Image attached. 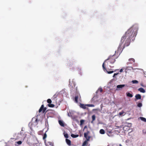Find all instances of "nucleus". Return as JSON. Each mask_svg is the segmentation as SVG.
I'll return each mask as SVG.
<instances>
[{
    "mask_svg": "<svg viewBox=\"0 0 146 146\" xmlns=\"http://www.w3.org/2000/svg\"><path fill=\"white\" fill-rule=\"evenodd\" d=\"M118 74V73H117V74H116V73H114L113 74V77H115V76L116 75H117V74Z\"/></svg>",
    "mask_w": 146,
    "mask_h": 146,
    "instance_id": "2f4dec72",
    "label": "nucleus"
},
{
    "mask_svg": "<svg viewBox=\"0 0 146 146\" xmlns=\"http://www.w3.org/2000/svg\"><path fill=\"white\" fill-rule=\"evenodd\" d=\"M130 38H129V37L126 38V37H122L121 41L122 42H125V46H128L129 45L130 43Z\"/></svg>",
    "mask_w": 146,
    "mask_h": 146,
    "instance_id": "7ed1b4c3",
    "label": "nucleus"
},
{
    "mask_svg": "<svg viewBox=\"0 0 146 146\" xmlns=\"http://www.w3.org/2000/svg\"><path fill=\"white\" fill-rule=\"evenodd\" d=\"M17 143L19 145H21L22 144V142L21 141H19L17 142Z\"/></svg>",
    "mask_w": 146,
    "mask_h": 146,
    "instance_id": "cd10ccee",
    "label": "nucleus"
},
{
    "mask_svg": "<svg viewBox=\"0 0 146 146\" xmlns=\"http://www.w3.org/2000/svg\"><path fill=\"white\" fill-rule=\"evenodd\" d=\"M133 84H137L138 83V81L136 80H133L132 81Z\"/></svg>",
    "mask_w": 146,
    "mask_h": 146,
    "instance_id": "5701e85b",
    "label": "nucleus"
},
{
    "mask_svg": "<svg viewBox=\"0 0 146 146\" xmlns=\"http://www.w3.org/2000/svg\"><path fill=\"white\" fill-rule=\"evenodd\" d=\"M66 142L67 144L69 145H70L71 144V142L70 140L67 139H66Z\"/></svg>",
    "mask_w": 146,
    "mask_h": 146,
    "instance_id": "1a4fd4ad",
    "label": "nucleus"
},
{
    "mask_svg": "<svg viewBox=\"0 0 146 146\" xmlns=\"http://www.w3.org/2000/svg\"><path fill=\"white\" fill-rule=\"evenodd\" d=\"M135 97L136 100H139L141 99V96L139 94H137L135 95Z\"/></svg>",
    "mask_w": 146,
    "mask_h": 146,
    "instance_id": "0eeeda50",
    "label": "nucleus"
},
{
    "mask_svg": "<svg viewBox=\"0 0 146 146\" xmlns=\"http://www.w3.org/2000/svg\"><path fill=\"white\" fill-rule=\"evenodd\" d=\"M138 29V25H133L125 32V36H136Z\"/></svg>",
    "mask_w": 146,
    "mask_h": 146,
    "instance_id": "f257e3e1",
    "label": "nucleus"
},
{
    "mask_svg": "<svg viewBox=\"0 0 146 146\" xmlns=\"http://www.w3.org/2000/svg\"><path fill=\"white\" fill-rule=\"evenodd\" d=\"M98 110L97 109H94L93 110V111H96V110Z\"/></svg>",
    "mask_w": 146,
    "mask_h": 146,
    "instance_id": "72a5a7b5",
    "label": "nucleus"
},
{
    "mask_svg": "<svg viewBox=\"0 0 146 146\" xmlns=\"http://www.w3.org/2000/svg\"><path fill=\"white\" fill-rule=\"evenodd\" d=\"M89 133V131H87L86 133H84V137L86 139L87 141H89L90 137L88 135Z\"/></svg>",
    "mask_w": 146,
    "mask_h": 146,
    "instance_id": "39448f33",
    "label": "nucleus"
},
{
    "mask_svg": "<svg viewBox=\"0 0 146 146\" xmlns=\"http://www.w3.org/2000/svg\"><path fill=\"white\" fill-rule=\"evenodd\" d=\"M125 127H123V129H124L125 128Z\"/></svg>",
    "mask_w": 146,
    "mask_h": 146,
    "instance_id": "4c0bfd02",
    "label": "nucleus"
},
{
    "mask_svg": "<svg viewBox=\"0 0 146 146\" xmlns=\"http://www.w3.org/2000/svg\"><path fill=\"white\" fill-rule=\"evenodd\" d=\"M107 72L108 74H110L113 73L114 72V71H107Z\"/></svg>",
    "mask_w": 146,
    "mask_h": 146,
    "instance_id": "c756f323",
    "label": "nucleus"
},
{
    "mask_svg": "<svg viewBox=\"0 0 146 146\" xmlns=\"http://www.w3.org/2000/svg\"><path fill=\"white\" fill-rule=\"evenodd\" d=\"M102 88H100L98 89L96 91V93H98L99 91H100V92H102Z\"/></svg>",
    "mask_w": 146,
    "mask_h": 146,
    "instance_id": "a211bd4d",
    "label": "nucleus"
},
{
    "mask_svg": "<svg viewBox=\"0 0 146 146\" xmlns=\"http://www.w3.org/2000/svg\"><path fill=\"white\" fill-rule=\"evenodd\" d=\"M124 113V112L123 111H122L121 112H119V115L120 116H121Z\"/></svg>",
    "mask_w": 146,
    "mask_h": 146,
    "instance_id": "b1692460",
    "label": "nucleus"
},
{
    "mask_svg": "<svg viewBox=\"0 0 146 146\" xmlns=\"http://www.w3.org/2000/svg\"><path fill=\"white\" fill-rule=\"evenodd\" d=\"M129 125L130 126H131V123H129Z\"/></svg>",
    "mask_w": 146,
    "mask_h": 146,
    "instance_id": "c9c22d12",
    "label": "nucleus"
},
{
    "mask_svg": "<svg viewBox=\"0 0 146 146\" xmlns=\"http://www.w3.org/2000/svg\"><path fill=\"white\" fill-rule=\"evenodd\" d=\"M138 90L142 93H145V90L143 88H141L138 89Z\"/></svg>",
    "mask_w": 146,
    "mask_h": 146,
    "instance_id": "9b49d317",
    "label": "nucleus"
},
{
    "mask_svg": "<svg viewBox=\"0 0 146 146\" xmlns=\"http://www.w3.org/2000/svg\"><path fill=\"white\" fill-rule=\"evenodd\" d=\"M137 106L138 107H141L142 106V104L141 103H139L138 104Z\"/></svg>",
    "mask_w": 146,
    "mask_h": 146,
    "instance_id": "393cba45",
    "label": "nucleus"
},
{
    "mask_svg": "<svg viewBox=\"0 0 146 146\" xmlns=\"http://www.w3.org/2000/svg\"><path fill=\"white\" fill-rule=\"evenodd\" d=\"M47 102L48 103L50 104H51L52 103V101L50 99H48L47 100Z\"/></svg>",
    "mask_w": 146,
    "mask_h": 146,
    "instance_id": "4be33fe9",
    "label": "nucleus"
},
{
    "mask_svg": "<svg viewBox=\"0 0 146 146\" xmlns=\"http://www.w3.org/2000/svg\"><path fill=\"white\" fill-rule=\"evenodd\" d=\"M46 110V108L44 107V105L42 104L41 105L40 108L39 110V112H40L42 111V113H44Z\"/></svg>",
    "mask_w": 146,
    "mask_h": 146,
    "instance_id": "20e7f679",
    "label": "nucleus"
},
{
    "mask_svg": "<svg viewBox=\"0 0 146 146\" xmlns=\"http://www.w3.org/2000/svg\"><path fill=\"white\" fill-rule=\"evenodd\" d=\"M123 71V69H121L120 70L119 72H122Z\"/></svg>",
    "mask_w": 146,
    "mask_h": 146,
    "instance_id": "473e14b6",
    "label": "nucleus"
},
{
    "mask_svg": "<svg viewBox=\"0 0 146 146\" xmlns=\"http://www.w3.org/2000/svg\"><path fill=\"white\" fill-rule=\"evenodd\" d=\"M50 108H53L54 107V105L52 104H50L47 105Z\"/></svg>",
    "mask_w": 146,
    "mask_h": 146,
    "instance_id": "dca6fc26",
    "label": "nucleus"
},
{
    "mask_svg": "<svg viewBox=\"0 0 146 146\" xmlns=\"http://www.w3.org/2000/svg\"><path fill=\"white\" fill-rule=\"evenodd\" d=\"M129 61H130V60H132V61H133V62H134V61H135L134 59L133 58H130V59H129Z\"/></svg>",
    "mask_w": 146,
    "mask_h": 146,
    "instance_id": "7c9ffc66",
    "label": "nucleus"
},
{
    "mask_svg": "<svg viewBox=\"0 0 146 146\" xmlns=\"http://www.w3.org/2000/svg\"><path fill=\"white\" fill-rule=\"evenodd\" d=\"M86 105L87 106L89 107H94V105L93 104H86Z\"/></svg>",
    "mask_w": 146,
    "mask_h": 146,
    "instance_id": "412c9836",
    "label": "nucleus"
},
{
    "mask_svg": "<svg viewBox=\"0 0 146 146\" xmlns=\"http://www.w3.org/2000/svg\"><path fill=\"white\" fill-rule=\"evenodd\" d=\"M126 95L127 97H130V98H132L133 96V95L132 94H130L129 92L127 93Z\"/></svg>",
    "mask_w": 146,
    "mask_h": 146,
    "instance_id": "f8f14e48",
    "label": "nucleus"
},
{
    "mask_svg": "<svg viewBox=\"0 0 146 146\" xmlns=\"http://www.w3.org/2000/svg\"><path fill=\"white\" fill-rule=\"evenodd\" d=\"M119 146H122L121 144H119Z\"/></svg>",
    "mask_w": 146,
    "mask_h": 146,
    "instance_id": "e433bc0d",
    "label": "nucleus"
},
{
    "mask_svg": "<svg viewBox=\"0 0 146 146\" xmlns=\"http://www.w3.org/2000/svg\"><path fill=\"white\" fill-rule=\"evenodd\" d=\"M116 52H115L116 53ZM119 55H116V53H115L113 55H110L109 56L108 58L105 60L104 62L102 64V67L104 71L106 70V69L105 66V63H108L107 65H108V63H109L110 64H113L114 63L115 61V59H117Z\"/></svg>",
    "mask_w": 146,
    "mask_h": 146,
    "instance_id": "f03ea898",
    "label": "nucleus"
},
{
    "mask_svg": "<svg viewBox=\"0 0 146 146\" xmlns=\"http://www.w3.org/2000/svg\"><path fill=\"white\" fill-rule=\"evenodd\" d=\"M46 137H47L46 134V133H45L44 134L43 137V139L44 140Z\"/></svg>",
    "mask_w": 146,
    "mask_h": 146,
    "instance_id": "a878e982",
    "label": "nucleus"
},
{
    "mask_svg": "<svg viewBox=\"0 0 146 146\" xmlns=\"http://www.w3.org/2000/svg\"><path fill=\"white\" fill-rule=\"evenodd\" d=\"M88 141H87V140H86L82 144V146H85V145H86L87 144V143H88Z\"/></svg>",
    "mask_w": 146,
    "mask_h": 146,
    "instance_id": "aec40b11",
    "label": "nucleus"
},
{
    "mask_svg": "<svg viewBox=\"0 0 146 146\" xmlns=\"http://www.w3.org/2000/svg\"><path fill=\"white\" fill-rule=\"evenodd\" d=\"M109 66H110V67H111L110 65H109Z\"/></svg>",
    "mask_w": 146,
    "mask_h": 146,
    "instance_id": "58836bf2",
    "label": "nucleus"
},
{
    "mask_svg": "<svg viewBox=\"0 0 146 146\" xmlns=\"http://www.w3.org/2000/svg\"><path fill=\"white\" fill-rule=\"evenodd\" d=\"M78 96H76L74 98L75 102L76 103H78Z\"/></svg>",
    "mask_w": 146,
    "mask_h": 146,
    "instance_id": "6ab92c4d",
    "label": "nucleus"
},
{
    "mask_svg": "<svg viewBox=\"0 0 146 146\" xmlns=\"http://www.w3.org/2000/svg\"><path fill=\"white\" fill-rule=\"evenodd\" d=\"M100 133L103 134L105 133V131L103 129H101L100 131Z\"/></svg>",
    "mask_w": 146,
    "mask_h": 146,
    "instance_id": "f3484780",
    "label": "nucleus"
},
{
    "mask_svg": "<svg viewBox=\"0 0 146 146\" xmlns=\"http://www.w3.org/2000/svg\"><path fill=\"white\" fill-rule=\"evenodd\" d=\"M58 122H59V124L61 126H62V127L64 126V123L62 121L60 120Z\"/></svg>",
    "mask_w": 146,
    "mask_h": 146,
    "instance_id": "6e6552de",
    "label": "nucleus"
},
{
    "mask_svg": "<svg viewBox=\"0 0 146 146\" xmlns=\"http://www.w3.org/2000/svg\"><path fill=\"white\" fill-rule=\"evenodd\" d=\"M84 120L82 119L80 121V123L81 125H82L84 122Z\"/></svg>",
    "mask_w": 146,
    "mask_h": 146,
    "instance_id": "bb28decb",
    "label": "nucleus"
},
{
    "mask_svg": "<svg viewBox=\"0 0 146 146\" xmlns=\"http://www.w3.org/2000/svg\"><path fill=\"white\" fill-rule=\"evenodd\" d=\"M139 118L140 119H141L142 121L145 122H146V119L144 117H139Z\"/></svg>",
    "mask_w": 146,
    "mask_h": 146,
    "instance_id": "2eb2a0df",
    "label": "nucleus"
},
{
    "mask_svg": "<svg viewBox=\"0 0 146 146\" xmlns=\"http://www.w3.org/2000/svg\"><path fill=\"white\" fill-rule=\"evenodd\" d=\"M53 97H54V98H56V95H54V96Z\"/></svg>",
    "mask_w": 146,
    "mask_h": 146,
    "instance_id": "f704fd0d",
    "label": "nucleus"
},
{
    "mask_svg": "<svg viewBox=\"0 0 146 146\" xmlns=\"http://www.w3.org/2000/svg\"><path fill=\"white\" fill-rule=\"evenodd\" d=\"M125 86L124 84L118 85L117 86V88H122Z\"/></svg>",
    "mask_w": 146,
    "mask_h": 146,
    "instance_id": "9d476101",
    "label": "nucleus"
},
{
    "mask_svg": "<svg viewBox=\"0 0 146 146\" xmlns=\"http://www.w3.org/2000/svg\"><path fill=\"white\" fill-rule=\"evenodd\" d=\"M71 136L73 138H76L78 137V135H75L73 134L71 135Z\"/></svg>",
    "mask_w": 146,
    "mask_h": 146,
    "instance_id": "4468645a",
    "label": "nucleus"
},
{
    "mask_svg": "<svg viewBox=\"0 0 146 146\" xmlns=\"http://www.w3.org/2000/svg\"><path fill=\"white\" fill-rule=\"evenodd\" d=\"M92 121H91L92 123H93V121H94L96 119V116L95 115H93L92 117Z\"/></svg>",
    "mask_w": 146,
    "mask_h": 146,
    "instance_id": "ddd939ff",
    "label": "nucleus"
},
{
    "mask_svg": "<svg viewBox=\"0 0 146 146\" xmlns=\"http://www.w3.org/2000/svg\"><path fill=\"white\" fill-rule=\"evenodd\" d=\"M64 136L66 138H68V134L67 133L65 134L64 135Z\"/></svg>",
    "mask_w": 146,
    "mask_h": 146,
    "instance_id": "c85d7f7f",
    "label": "nucleus"
},
{
    "mask_svg": "<svg viewBox=\"0 0 146 146\" xmlns=\"http://www.w3.org/2000/svg\"><path fill=\"white\" fill-rule=\"evenodd\" d=\"M86 104L84 105L83 104H80V108H83L84 109H86Z\"/></svg>",
    "mask_w": 146,
    "mask_h": 146,
    "instance_id": "423d86ee",
    "label": "nucleus"
}]
</instances>
